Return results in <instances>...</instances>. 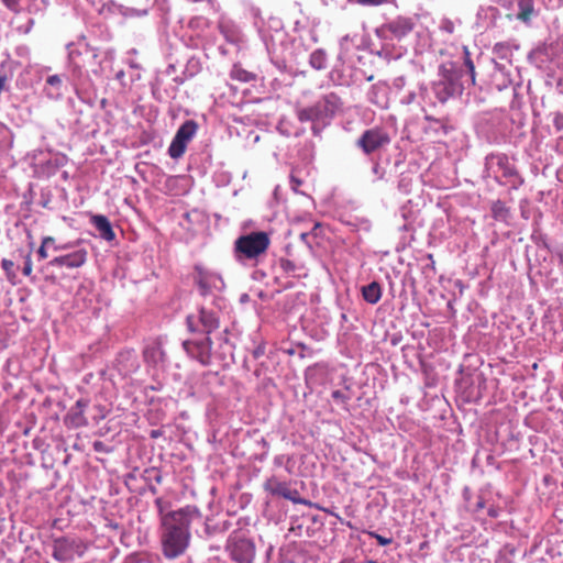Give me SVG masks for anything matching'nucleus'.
<instances>
[{"instance_id": "obj_1", "label": "nucleus", "mask_w": 563, "mask_h": 563, "mask_svg": "<svg viewBox=\"0 0 563 563\" xmlns=\"http://www.w3.org/2000/svg\"><path fill=\"white\" fill-rule=\"evenodd\" d=\"M199 511L196 507L186 506L163 516L161 544L167 559H176L185 553L190 543V525Z\"/></svg>"}, {"instance_id": "obj_2", "label": "nucleus", "mask_w": 563, "mask_h": 563, "mask_svg": "<svg viewBox=\"0 0 563 563\" xmlns=\"http://www.w3.org/2000/svg\"><path fill=\"white\" fill-rule=\"evenodd\" d=\"M269 235L264 231L239 236L234 242V256L238 261L257 260L269 247Z\"/></svg>"}, {"instance_id": "obj_3", "label": "nucleus", "mask_w": 563, "mask_h": 563, "mask_svg": "<svg viewBox=\"0 0 563 563\" xmlns=\"http://www.w3.org/2000/svg\"><path fill=\"white\" fill-rule=\"evenodd\" d=\"M225 550L230 558L238 563H253L256 554V547L249 532L242 529L230 533Z\"/></svg>"}, {"instance_id": "obj_4", "label": "nucleus", "mask_w": 563, "mask_h": 563, "mask_svg": "<svg viewBox=\"0 0 563 563\" xmlns=\"http://www.w3.org/2000/svg\"><path fill=\"white\" fill-rule=\"evenodd\" d=\"M461 76V73L453 68L443 69L442 79L434 86V92L441 102H445L449 98L462 93L463 84Z\"/></svg>"}, {"instance_id": "obj_5", "label": "nucleus", "mask_w": 563, "mask_h": 563, "mask_svg": "<svg viewBox=\"0 0 563 563\" xmlns=\"http://www.w3.org/2000/svg\"><path fill=\"white\" fill-rule=\"evenodd\" d=\"M187 325L191 332H202L209 336L220 325L218 312L213 309L201 307L198 314L187 317Z\"/></svg>"}, {"instance_id": "obj_6", "label": "nucleus", "mask_w": 563, "mask_h": 563, "mask_svg": "<svg viewBox=\"0 0 563 563\" xmlns=\"http://www.w3.org/2000/svg\"><path fill=\"white\" fill-rule=\"evenodd\" d=\"M197 130L198 124L194 120H187L179 126L168 147L172 158H179L184 155L187 144L194 139Z\"/></svg>"}, {"instance_id": "obj_7", "label": "nucleus", "mask_w": 563, "mask_h": 563, "mask_svg": "<svg viewBox=\"0 0 563 563\" xmlns=\"http://www.w3.org/2000/svg\"><path fill=\"white\" fill-rule=\"evenodd\" d=\"M194 278L201 296H207L213 291H221L224 288V282L218 273L205 269L200 266H196Z\"/></svg>"}, {"instance_id": "obj_8", "label": "nucleus", "mask_w": 563, "mask_h": 563, "mask_svg": "<svg viewBox=\"0 0 563 563\" xmlns=\"http://www.w3.org/2000/svg\"><path fill=\"white\" fill-rule=\"evenodd\" d=\"M74 251L54 257L48 262L52 267H66L68 269L79 268L87 262L88 252L85 247L80 246L79 242L73 243Z\"/></svg>"}, {"instance_id": "obj_9", "label": "nucleus", "mask_w": 563, "mask_h": 563, "mask_svg": "<svg viewBox=\"0 0 563 563\" xmlns=\"http://www.w3.org/2000/svg\"><path fill=\"white\" fill-rule=\"evenodd\" d=\"M183 346L188 355L196 358L203 365H208L211 360L212 341L208 335L201 339L186 340Z\"/></svg>"}, {"instance_id": "obj_10", "label": "nucleus", "mask_w": 563, "mask_h": 563, "mask_svg": "<svg viewBox=\"0 0 563 563\" xmlns=\"http://www.w3.org/2000/svg\"><path fill=\"white\" fill-rule=\"evenodd\" d=\"M389 141L388 134L382 129L376 128L366 130L357 140V145L368 155L388 144Z\"/></svg>"}, {"instance_id": "obj_11", "label": "nucleus", "mask_w": 563, "mask_h": 563, "mask_svg": "<svg viewBox=\"0 0 563 563\" xmlns=\"http://www.w3.org/2000/svg\"><path fill=\"white\" fill-rule=\"evenodd\" d=\"M80 544L70 538H58L53 542L52 555L57 561H71L76 555H81Z\"/></svg>"}, {"instance_id": "obj_12", "label": "nucleus", "mask_w": 563, "mask_h": 563, "mask_svg": "<svg viewBox=\"0 0 563 563\" xmlns=\"http://www.w3.org/2000/svg\"><path fill=\"white\" fill-rule=\"evenodd\" d=\"M314 104L320 120L323 121L333 117L341 103L338 96L330 93L318 100Z\"/></svg>"}, {"instance_id": "obj_13", "label": "nucleus", "mask_w": 563, "mask_h": 563, "mask_svg": "<svg viewBox=\"0 0 563 563\" xmlns=\"http://www.w3.org/2000/svg\"><path fill=\"white\" fill-rule=\"evenodd\" d=\"M144 362L151 367H157L165 362V352L159 341L148 343L143 351Z\"/></svg>"}, {"instance_id": "obj_14", "label": "nucleus", "mask_w": 563, "mask_h": 563, "mask_svg": "<svg viewBox=\"0 0 563 563\" xmlns=\"http://www.w3.org/2000/svg\"><path fill=\"white\" fill-rule=\"evenodd\" d=\"M415 23L410 18L398 16L390 21L386 29L396 37L401 38L413 30Z\"/></svg>"}, {"instance_id": "obj_15", "label": "nucleus", "mask_w": 563, "mask_h": 563, "mask_svg": "<svg viewBox=\"0 0 563 563\" xmlns=\"http://www.w3.org/2000/svg\"><path fill=\"white\" fill-rule=\"evenodd\" d=\"M91 223L98 230L100 238L106 241H112L115 238V233L109 219L102 214H96L91 217Z\"/></svg>"}, {"instance_id": "obj_16", "label": "nucleus", "mask_w": 563, "mask_h": 563, "mask_svg": "<svg viewBox=\"0 0 563 563\" xmlns=\"http://www.w3.org/2000/svg\"><path fill=\"white\" fill-rule=\"evenodd\" d=\"M264 489L274 495L285 498L290 490V486L286 482H280L276 477H271L264 483Z\"/></svg>"}, {"instance_id": "obj_17", "label": "nucleus", "mask_w": 563, "mask_h": 563, "mask_svg": "<svg viewBox=\"0 0 563 563\" xmlns=\"http://www.w3.org/2000/svg\"><path fill=\"white\" fill-rule=\"evenodd\" d=\"M362 296L363 299L375 305L382 298V287L379 283L372 282L365 286L362 287Z\"/></svg>"}, {"instance_id": "obj_18", "label": "nucleus", "mask_w": 563, "mask_h": 563, "mask_svg": "<svg viewBox=\"0 0 563 563\" xmlns=\"http://www.w3.org/2000/svg\"><path fill=\"white\" fill-rule=\"evenodd\" d=\"M517 3L519 8L517 18L520 21L528 23L534 13L533 0H517Z\"/></svg>"}, {"instance_id": "obj_19", "label": "nucleus", "mask_w": 563, "mask_h": 563, "mask_svg": "<svg viewBox=\"0 0 563 563\" xmlns=\"http://www.w3.org/2000/svg\"><path fill=\"white\" fill-rule=\"evenodd\" d=\"M309 64L317 70L324 69L327 67V54L323 49H316L310 54Z\"/></svg>"}, {"instance_id": "obj_20", "label": "nucleus", "mask_w": 563, "mask_h": 563, "mask_svg": "<svg viewBox=\"0 0 563 563\" xmlns=\"http://www.w3.org/2000/svg\"><path fill=\"white\" fill-rule=\"evenodd\" d=\"M297 114L300 122L321 121L316 104L298 110Z\"/></svg>"}, {"instance_id": "obj_21", "label": "nucleus", "mask_w": 563, "mask_h": 563, "mask_svg": "<svg viewBox=\"0 0 563 563\" xmlns=\"http://www.w3.org/2000/svg\"><path fill=\"white\" fill-rule=\"evenodd\" d=\"M463 54H464V65L467 69V73L470 75V80L472 85H475V65L471 58L470 51L466 46L463 47Z\"/></svg>"}, {"instance_id": "obj_22", "label": "nucleus", "mask_w": 563, "mask_h": 563, "mask_svg": "<svg viewBox=\"0 0 563 563\" xmlns=\"http://www.w3.org/2000/svg\"><path fill=\"white\" fill-rule=\"evenodd\" d=\"M231 77L243 82H249L254 79L253 74L236 66L232 69Z\"/></svg>"}, {"instance_id": "obj_23", "label": "nucleus", "mask_w": 563, "mask_h": 563, "mask_svg": "<svg viewBox=\"0 0 563 563\" xmlns=\"http://www.w3.org/2000/svg\"><path fill=\"white\" fill-rule=\"evenodd\" d=\"M47 0H32L26 10L32 14L42 13L47 8Z\"/></svg>"}, {"instance_id": "obj_24", "label": "nucleus", "mask_w": 563, "mask_h": 563, "mask_svg": "<svg viewBox=\"0 0 563 563\" xmlns=\"http://www.w3.org/2000/svg\"><path fill=\"white\" fill-rule=\"evenodd\" d=\"M497 164L503 168V175L510 177L515 174V169L508 164V158L505 155L497 156Z\"/></svg>"}, {"instance_id": "obj_25", "label": "nucleus", "mask_w": 563, "mask_h": 563, "mask_svg": "<svg viewBox=\"0 0 563 563\" xmlns=\"http://www.w3.org/2000/svg\"><path fill=\"white\" fill-rule=\"evenodd\" d=\"M46 85L52 87L55 92H59L63 85V79L59 75H52L47 77Z\"/></svg>"}, {"instance_id": "obj_26", "label": "nucleus", "mask_w": 563, "mask_h": 563, "mask_svg": "<svg viewBox=\"0 0 563 563\" xmlns=\"http://www.w3.org/2000/svg\"><path fill=\"white\" fill-rule=\"evenodd\" d=\"M49 242H54V238L45 236L42 240L41 246H40V249L37 251V254H38L40 258L44 260V258H46L48 256L47 247L49 246Z\"/></svg>"}, {"instance_id": "obj_27", "label": "nucleus", "mask_w": 563, "mask_h": 563, "mask_svg": "<svg viewBox=\"0 0 563 563\" xmlns=\"http://www.w3.org/2000/svg\"><path fill=\"white\" fill-rule=\"evenodd\" d=\"M86 407H87V401H85L82 399H79L76 402L75 408L73 409V410H77V411L80 412V421L77 422V427L87 424V420L84 417V410H85Z\"/></svg>"}, {"instance_id": "obj_28", "label": "nucleus", "mask_w": 563, "mask_h": 563, "mask_svg": "<svg viewBox=\"0 0 563 563\" xmlns=\"http://www.w3.org/2000/svg\"><path fill=\"white\" fill-rule=\"evenodd\" d=\"M285 499H288V500L292 501L294 504H299V505L309 504L306 499H303L299 496V493L297 489H292V488H290V490L287 493V496L285 497Z\"/></svg>"}, {"instance_id": "obj_29", "label": "nucleus", "mask_w": 563, "mask_h": 563, "mask_svg": "<svg viewBox=\"0 0 563 563\" xmlns=\"http://www.w3.org/2000/svg\"><path fill=\"white\" fill-rule=\"evenodd\" d=\"M155 506L157 508V511L161 516V521L163 520V516H165L166 514H168L169 511H167V509L169 508V503L164 500L163 498H157L155 500Z\"/></svg>"}, {"instance_id": "obj_30", "label": "nucleus", "mask_w": 563, "mask_h": 563, "mask_svg": "<svg viewBox=\"0 0 563 563\" xmlns=\"http://www.w3.org/2000/svg\"><path fill=\"white\" fill-rule=\"evenodd\" d=\"M369 534H371L372 538H374L377 541V543L379 545L385 547V545H389L393 542L391 538L383 537V536H380V534H378L376 532H371Z\"/></svg>"}, {"instance_id": "obj_31", "label": "nucleus", "mask_w": 563, "mask_h": 563, "mask_svg": "<svg viewBox=\"0 0 563 563\" xmlns=\"http://www.w3.org/2000/svg\"><path fill=\"white\" fill-rule=\"evenodd\" d=\"M49 246H53V250L55 252H62V251H68L70 249H73V243L56 244L54 241V242H49Z\"/></svg>"}, {"instance_id": "obj_32", "label": "nucleus", "mask_w": 563, "mask_h": 563, "mask_svg": "<svg viewBox=\"0 0 563 563\" xmlns=\"http://www.w3.org/2000/svg\"><path fill=\"white\" fill-rule=\"evenodd\" d=\"M332 398L336 401V402H341V404H345L349 398L346 397V395L341 391V390H334L332 391Z\"/></svg>"}, {"instance_id": "obj_33", "label": "nucleus", "mask_w": 563, "mask_h": 563, "mask_svg": "<svg viewBox=\"0 0 563 563\" xmlns=\"http://www.w3.org/2000/svg\"><path fill=\"white\" fill-rule=\"evenodd\" d=\"M32 260H31V255L27 254L25 256V261H24V266H23V274L25 276H30L32 274Z\"/></svg>"}, {"instance_id": "obj_34", "label": "nucleus", "mask_w": 563, "mask_h": 563, "mask_svg": "<svg viewBox=\"0 0 563 563\" xmlns=\"http://www.w3.org/2000/svg\"><path fill=\"white\" fill-rule=\"evenodd\" d=\"M3 3L12 11L14 12H19L20 11V8H19V3H20V0H2Z\"/></svg>"}, {"instance_id": "obj_35", "label": "nucleus", "mask_w": 563, "mask_h": 563, "mask_svg": "<svg viewBox=\"0 0 563 563\" xmlns=\"http://www.w3.org/2000/svg\"><path fill=\"white\" fill-rule=\"evenodd\" d=\"M441 29L448 33H453L454 32V23L451 20L445 19L442 21Z\"/></svg>"}, {"instance_id": "obj_36", "label": "nucleus", "mask_w": 563, "mask_h": 563, "mask_svg": "<svg viewBox=\"0 0 563 563\" xmlns=\"http://www.w3.org/2000/svg\"><path fill=\"white\" fill-rule=\"evenodd\" d=\"M2 268L7 272L8 275H10L13 271L14 263L10 260H2Z\"/></svg>"}, {"instance_id": "obj_37", "label": "nucleus", "mask_w": 563, "mask_h": 563, "mask_svg": "<svg viewBox=\"0 0 563 563\" xmlns=\"http://www.w3.org/2000/svg\"><path fill=\"white\" fill-rule=\"evenodd\" d=\"M553 123L558 130H563V113H556Z\"/></svg>"}, {"instance_id": "obj_38", "label": "nucleus", "mask_w": 563, "mask_h": 563, "mask_svg": "<svg viewBox=\"0 0 563 563\" xmlns=\"http://www.w3.org/2000/svg\"><path fill=\"white\" fill-rule=\"evenodd\" d=\"M290 184H291V188L295 190V191H298V188L299 186L301 185V181L299 179H297L296 177L291 176L290 178Z\"/></svg>"}, {"instance_id": "obj_39", "label": "nucleus", "mask_w": 563, "mask_h": 563, "mask_svg": "<svg viewBox=\"0 0 563 563\" xmlns=\"http://www.w3.org/2000/svg\"><path fill=\"white\" fill-rule=\"evenodd\" d=\"M282 266L285 271H291L295 267V265L290 261H284Z\"/></svg>"}, {"instance_id": "obj_40", "label": "nucleus", "mask_w": 563, "mask_h": 563, "mask_svg": "<svg viewBox=\"0 0 563 563\" xmlns=\"http://www.w3.org/2000/svg\"><path fill=\"white\" fill-rule=\"evenodd\" d=\"M556 256L559 257L560 264L563 265V244L558 247Z\"/></svg>"}, {"instance_id": "obj_41", "label": "nucleus", "mask_w": 563, "mask_h": 563, "mask_svg": "<svg viewBox=\"0 0 563 563\" xmlns=\"http://www.w3.org/2000/svg\"><path fill=\"white\" fill-rule=\"evenodd\" d=\"M488 515L492 517V518H497L499 516V511L497 508L495 507H490L488 509Z\"/></svg>"}, {"instance_id": "obj_42", "label": "nucleus", "mask_w": 563, "mask_h": 563, "mask_svg": "<svg viewBox=\"0 0 563 563\" xmlns=\"http://www.w3.org/2000/svg\"><path fill=\"white\" fill-rule=\"evenodd\" d=\"M124 76H125L124 70H119V71L117 73V75H115V78H117V79H118L122 85H124V82H123V80H124Z\"/></svg>"}, {"instance_id": "obj_43", "label": "nucleus", "mask_w": 563, "mask_h": 563, "mask_svg": "<svg viewBox=\"0 0 563 563\" xmlns=\"http://www.w3.org/2000/svg\"><path fill=\"white\" fill-rule=\"evenodd\" d=\"M73 421L74 423L77 426V422L80 421V412L79 411H76L74 412L73 415Z\"/></svg>"}, {"instance_id": "obj_44", "label": "nucleus", "mask_w": 563, "mask_h": 563, "mask_svg": "<svg viewBox=\"0 0 563 563\" xmlns=\"http://www.w3.org/2000/svg\"><path fill=\"white\" fill-rule=\"evenodd\" d=\"M373 173L376 174L378 176V178L383 177V174L379 172V166L378 165H375L373 167Z\"/></svg>"}, {"instance_id": "obj_45", "label": "nucleus", "mask_w": 563, "mask_h": 563, "mask_svg": "<svg viewBox=\"0 0 563 563\" xmlns=\"http://www.w3.org/2000/svg\"><path fill=\"white\" fill-rule=\"evenodd\" d=\"M101 446H102V442H99V441L95 442V444H93V448L96 451H100Z\"/></svg>"}, {"instance_id": "obj_46", "label": "nucleus", "mask_w": 563, "mask_h": 563, "mask_svg": "<svg viewBox=\"0 0 563 563\" xmlns=\"http://www.w3.org/2000/svg\"><path fill=\"white\" fill-rule=\"evenodd\" d=\"M401 85H402V78H397V79L395 80V86H396V87H401Z\"/></svg>"}, {"instance_id": "obj_47", "label": "nucleus", "mask_w": 563, "mask_h": 563, "mask_svg": "<svg viewBox=\"0 0 563 563\" xmlns=\"http://www.w3.org/2000/svg\"><path fill=\"white\" fill-rule=\"evenodd\" d=\"M484 506H485V504H484L483 500H478L477 504H476V508L477 509H482V508H484Z\"/></svg>"}, {"instance_id": "obj_48", "label": "nucleus", "mask_w": 563, "mask_h": 563, "mask_svg": "<svg viewBox=\"0 0 563 563\" xmlns=\"http://www.w3.org/2000/svg\"><path fill=\"white\" fill-rule=\"evenodd\" d=\"M308 236H309V233H307V232H303V233L300 234V239L302 241H306Z\"/></svg>"}, {"instance_id": "obj_49", "label": "nucleus", "mask_w": 563, "mask_h": 563, "mask_svg": "<svg viewBox=\"0 0 563 563\" xmlns=\"http://www.w3.org/2000/svg\"><path fill=\"white\" fill-rule=\"evenodd\" d=\"M158 435H159V431H157V430H153V431L151 432V437H152V438H157Z\"/></svg>"}, {"instance_id": "obj_50", "label": "nucleus", "mask_w": 563, "mask_h": 563, "mask_svg": "<svg viewBox=\"0 0 563 563\" xmlns=\"http://www.w3.org/2000/svg\"><path fill=\"white\" fill-rule=\"evenodd\" d=\"M227 335H228V330H225V331L223 332V341H224V343H228V342H229V341H228Z\"/></svg>"}, {"instance_id": "obj_51", "label": "nucleus", "mask_w": 563, "mask_h": 563, "mask_svg": "<svg viewBox=\"0 0 563 563\" xmlns=\"http://www.w3.org/2000/svg\"><path fill=\"white\" fill-rule=\"evenodd\" d=\"M413 97H415V95H413V93H411V95L409 96V100H408L407 102H410V101L413 99Z\"/></svg>"}, {"instance_id": "obj_52", "label": "nucleus", "mask_w": 563, "mask_h": 563, "mask_svg": "<svg viewBox=\"0 0 563 563\" xmlns=\"http://www.w3.org/2000/svg\"><path fill=\"white\" fill-rule=\"evenodd\" d=\"M122 356L130 357V356H132V354L131 353H125V354H122Z\"/></svg>"}]
</instances>
